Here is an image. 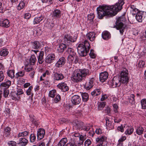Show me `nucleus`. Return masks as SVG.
Wrapping results in <instances>:
<instances>
[{
  "instance_id": "nucleus-29",
  "label": "nucleus",
  "mask_w": 146,
  "mask_h": 146,
  "mask_svg": "<svg viewBox=\"0 0 146 146\" xmlns=\"http://www.w3.org/2000/svg\"><path fill=\"white\" fill-rule=\"evenodd\" d=\"M102 38L105 40L108 39L110 37V33L107 31L103 32L102 33Z\"/></svg>"
},
{
  "instance_id": "nucleus-55",
  "label": "nucleus",
  "mask_w": 146,
  "mask_h": 146,
  "mask_svg": "<svg viewBox=\"0 0 146 146\" xmlns=\"http://www.w3.org/2000/svg\"><path fill=\"white\" fill-rule=\"evenodd\" d=\"M9 94V90L6 89L4 90L3 96L5 98L7 97Z\"/></svg>"
},
{
  "instance_id": "nucleus-58",
  "label": "nucleus",
  "mask_w": 146,
  "mask_h": 146,
  "mask_svg": "<svg viewBox=\"0 0 146 146\" xmlns=\"http://www.w3.org/2000/svg\"><path fill=\"white\" fill-rule=\"evenodd\" d=\"M91 142L89 139H87L85 142L84 145L85 146H89L91 145Z\"/></svg>"
},
{
  "instance_id": "nucleus-41",
  "label": "nucleus",
  "mask_w": 146,
  "mask_h": 146,
  "mask_svg": "<svg viewBox=\"0 0 146 146\" xmlns=\"http://www.w3.org/2000/svg\"><path fill=\"white\" fill-rule=\"evenodd\" d=\"M141 104L142 108L146 109V99H144L141 100Z\"/></svg>"
},
{
  "instance_id": "nucleus-30",
  "label": "nucleus",
  "mask_w": 146,
  "mask_h": 146,
  "mask_svg": "<svg viewBox=\"0 0 146 146\" xmlns=\"http://www.w3.org/2000/svg\"><path fill=\"white\" fill-rule=\"evenodd\" d=\"M135 96L133 94H131L128 96V99L131 104L133 105L135 104Z\"/></svg>"
},
{
  "instance_id": "nucleus-10",
  "label": "nucleus",
  "mask_w": 146,
  "mask_h": 146,
  "mask_svg": "<svg viewBox=\"0 0 146 146\" xmlns=\"http://www.w3.org/2000/svg\"><path fill=\"white\" fill-rule=\"evenodd\" d=\"M55 58V56L54 54H49L45 58V61L46 63L48 64H50L54 61Z\"/></svg>"
},
{
  "instance_id": "nucleus-32",
  "label": "nucleus",
  "mask_w": 146,
  "mask_h": 146,
  "mask_svg": "<svg viewBox=\"0 0 146 146\" xmlns=\"http://www.w3.org/2000/svg\"><path fill=\"white\" fill-rule=\"evenodd\" d=\"M81 95L83 101L86 102L89 100V96L87 93H82Z\"/></svg>"
},
{
  "instance_id": "nucleus-54",
  "label": "nucleus",
  "mask_w": 146,
  "mask_h": 146,
  "mask_svg": "<svg viewBox=\"0 0 146 146\" xmlns=\"http://www.w3.org/2000/svg\"><path fill=\"white\" fill-rule=\"evenodd\" d=\"M9 146H17L16 142L14 141H9L8 143Z\"/></svg>"
},
{
  "instance_id": "nucleus-8",
  "label": "nucleus",
  "mask_w": 146,
  "mask_h": 146,
  "mask_svg": "<svg viewBox=\"0 0 146 146\" xmlns=\"http://www.w3.org/2000/svg\"><path fill=\"white\" fill-rule=\"evenodd\" d=\"M107 138L105 136L96 139V146H107Z\"/></svg>"
},
{
  "instance_id": "nucleus-31",
  "label": "nucleus",
  "mask_w": 146,
  "mask_h": 146,
  "mask_svg": "<svg viewBox=\"0 0 146 146\" xmlns=\"http://www.w3.org/2000/svg\"><path fill=\"white\" fill-rule=\"evenodd\" d=\"M9 53V52L6 49H3L0 51V55L3 56H7Z\"/></svg>"
},
{
  "instance_id": "nucleus-45",
  "label": "nucleus",
  "mask_w": 146,
  "mask_h": 146,
  "mask_svg": "<svg viewBox=\"0 0 146 146\" xmlns=\"http://www.w3.org/2000/svg\"><path fill=\"white\" fill-rule=\"evenodd\" d=\"M25 74V72L23 71L18 72L16 74L15 77L16 78H18L19 77L23 76Z\"/></svg>"
},
{
  "instance_id": "nucleus-27",
  "label": "nucleus",
  "mask_w": 146,
  "mask_h": 146,
  "mask_svg": "<svg viewBox=\"0 0 146 146\" xmlns=\"http://www.w3.org/2000/svg\"><path fill=\"white\" fill-rule=\"evenodd\" d=\"M106 121V125L107 128L109 130L112 129L114 128V127L111 125V123L110 121L108 118H106L105 119Z\"/></svg>"
},
{
  "instance_id": "nucleus-34",
  "label": "nucleus",
  "mask_w": 146,
  "mask_h": 146,
  "mask_svg": "<svg viewBox=\"0 0 146 146\" xmlns=\"http://www.w3.org/2000/svg\"><path fill=\"white\" fill-rule=\"evenodd\" d=\"M101 93L100 90L99 89H96L91 92V95L93 97L98 96Z\"/></svg>"
},
{
  "instance_id": "nucleus-35",
  "label": "nucleus",
  "mask_w": 146,
  "mask_h": 146,
  "mask_svg": "<svg viewBox=\"0 0 146 146\" xmlns=\"http://www.w3.org/2000/svg\"><path fill=\"white\" fill-rule=\"evenodd\" d=\"M36 61V58L35 56L33 54L32 55L30 58V61L31 65H34Z\"/></svg>"
},
{
  "instance_id": "nucleus-13",
  "label": "nucleus",
  "mask_w": 146,
  "mask_h": 146,
  "mask_svg": "<svg viewBox=\"0 0 146 146\" xmlns=\"http://www.w3.org/2000/svg\"><path fill=\"white\" fill-rule=\"evenodd\" d=\"M45 134V130L43 129H39L37 133V139L40 140L43 138Z\"/></svg>"
},
{
  "instance_id": "nucleus-2",
  "label": "nucleus",
  "mask_w": 146,
  "mask_h": 146,
  "mask_svg": "<svg viewBox=\"0 0 146 146\" xmlns=\"http://www.w3.org/2000/svg\"><path fill=\"white\" fill-rule=\"evenodd\" d=\"M76 38H73L70 34L64 35V50H66L65 54L73 55L75 54L74 50L71 48L72 42H75Z\"/></svg>"
},
{
  "instance_id": "nucleus-42",
  "label": "nucleus",
  "mask_w": 146,
  "mask_h": 146,
  "mask_svg": "<svg viewBox=\"0 0 146 146\" xmlns=\"http://www.w3.org/2000/svg\"><path fill=\"white\" fill-rule=\"evenodd\" d=\"M74 58H75V59L76 60V56H75V54L73 55L70 54L68 57V60L69 61L72 62Z\"/></svg>"
},
{
  "instance_id": "nucleus-12",
  "label": "nucleus",
  "mask_w": 146,
  "mask_h": 146,
  "mask_svg": "<svg viewBox=\"0 0 146 146\" xmlns=\"http://www.w3.org/2000/svg\"><path fill=\"white\" fill-rule=\"evenodd\" d=\"M108 74L106 72L100 73L99 76L100 81L102 82H105L108 78Z\"/></svg>"
},
{
  "instance_id": "nucleus-57",
  "label": "nucleus",
  "mask_w": 146,
  "mask_h": 146,
  "mask_svg": "<svg viewBox=\"0 0 146 146\" xmlns=\"http://www.w3.org/2000/svg\"><path fill=\"white\" fill-rule=\"evenodd\" d=\"M144 64V62L143 61L140 60L138 63V66L140 68L143 67Z\"/></svg>"
},
{
  "instance_id": "nucleus-15",
  "label": "nucleus",
  "mask_w": 146,
  "mask_h": 146,
  "mask_svg": "<svg viewBox=\"0 0 146 146\" xmlns=\"http://www.w3.org/2000/svg\"><path fill=\"white\" fill-rule=\"evenodd\" d=\"M32 48L34 49H38L41 47V44L38 41L36 40L31 42Z\"/></svg>"
},
{
  "instance_id": "nucleus-22",
  "label": "nucleus",
  "mask_w": 146,
  "mask_h": 146,
  "mask_svg": "<svg viewBox=\"0 0 146 146\" xmlns=\"http://www.w3.org/2000/svg\"><path fill=\"white\" fill-rule=\"evenodd\" d=\"M64 76L63 74L60 73H55L54 75V78L55 80H58L63 79Z\"/></svg>"
},
{
  "instance_id": "nucleus-62",
  "label": "nucleus",
  "mask_w": 146,
  "mask_h": 146,
  "mask_svg": "<svg viewBox=\"0 0 146 146\" xmlns=\"http://www.w3.org/2000/svg\"><path fill=\"white\" fill-rule=\"evenodd\" d=\"M50 74V73L49 71L46 70L42 75L43 77H45L46 75H49Z\"/></svg>"
},
{
  "instance_id": "nucleus-53",
  "label": "nucleus",
  "mask_w": 146,
  "mask_h": 146,
  "mask_svg": "<svg viewBox=\"0 0 146 146\" xmlns=\"http://www.w3.org/2000/svg\"><path fill=\"white\" fill-rule=\"evenodd\" d=\"M79 140L82 141V143H83L84 141L86 139V135H80L79 137Z\"/></svg>"
},
{
  "instance_id": "nucleus-49",
  "label": "nucleus",
  "mask_w": 146,
  "mask_h": 146,
  "mask_svg": "<svg viewBox=\"0 0 146 146\" xmlns=\"http://www.w3.org/2000/svg\"><path fill=\"white\" fill-rule=\"evenodd\" d=\"M30 141L34 142L36 139V136L34 134H31L30 136Z\"/></svg>"
},
{
  "instance_id": "nucleus-25",
  "label": "nucleus",
  "mask_w": 146,
  "mask_h": 146,
  "mask_svg": "<svg viewBox=\"0 0 146 146\" xmlns=\"http://www.w3.org/2000/svg\"><path fill=\"white\" fill-rule=\"evenodd\" d=\"M28 141L25 138H21L19 139V142L18 144H20L22 146H25L28 143Z\"/></svg>"
},
{
  "instance_id": "nucleus-43",
  "label": "nucleus",
  "mask_w": 146,
  "mask_h": 146,
  "mask_svg": "<svg viewBox=\"0 0 146 146\" xmlns=\"http://www.w3.org/2000/svg\"><path fill=\"white\" fill-rule=\"evenodd\" d=\"M33 88V87L32 86H30L28 89L26 91L27 94L28 96L31 95L32 96H33V94L32 93V90Z\"/></svg>"
},
{
  "instance_id": "nucleus-37",
  "label": "nucleus",
  "mask_w": 146,
  "mask_h": 146,
  "mask_svg": "<svg viewBox=\"0 0 146 146\" xmlns=\"http://www.w3.org/2000/svg\"><path fill=\"white\" fill-rule=\"evenodd\" d=\"M56 94V90L54 89L50 90L49 92V96L51 98H53Z\"/></svg>"
},
{
  "instance_id": "nucleus-52",
  "label": "nucleus",
  "mask_w": 146,
  "mask_h": 146,
  "mask_svg": "<svg viewBox=\"0 0 146 146\" xmlns=\"http://www.w3.org/2000/svg\"><path fill=\"white\" fill-rule=\"evenodd\" d=\"M61 99V97L60 95L58 94L56 96L54 99V101L55 103H57Z\"/></svg>"
},
{
  "instance_id": "nucleus-1",
  "label": "nucleus",
  "mask_w": 146,
  "mask_h": 146,
  "mask_svg": "<svg viewBox=\"0 0 146 146\" xmlns=\"http://www.w3.org/2000/svg\"><path fill=\"white\" fill-rule=\"evenodd\" d=\"M124 4L123 0H119L115 5L100 6L97 8L98 17L101 19L105 16L109 17L115 16L116 14L115 12L121 10Z\"/></svg>"
},
{
  "instance_id": "nucleus-46",
  "label": "nucleus",
  "mask_w": 146,
  "mask_h": 146,
  "mask_svg": "<svg viewBox=\"0 0 146 146\" xmlns=\"http://www.w3.org/2000/svg\"><path fill=\"white\" fill-rule=\"evenodd\" d=\"M64 44H60L58 48V50L60 52H63L64 51Z\"/></svg>"
},
{
  "instance_id": "nucleus-48",
  "label": "nucleus",
  "mask_w": 146,
  "mask_h": 146,
  "mask_svg": "<svg viewBox=\"0 0 146 146\" xmlns=\"http://www.w3.org/2000/svg\"><path fill=\"white\" fill-rule=\"evenodd\" d=\"M25 3L23 2H21L19 3L17 7V9L18 10H20L22 9L25 6Z\"/></svg>"
},
{
  "instance_id": "nucleus-4",
  "label": "nucleus",
  "mask_w": 146,
  "mask_h": 146,
  "mask_svg": "<svg viewBox=\"0 0 146 146\" xmlns=\"http://www.w3.org/2000/svg\"><path fill=\"white\" fill-rule=\"evenodd\" d=\"M90 45L87 40H85L84 44H79L77 47L78 54L82 57L86 56L89 52Z\"/></svg>"
},
{
  "instance_id": "nucleus-14",
  "label": "nucleus",
  "mask_w": 146,
  "mask_h": 146,
  "mask_svg": "<svg viewBox=\"0 0 146 146\" xmlns=\"http://www.w3.org/2000/svg\"><path fill=\"white\" fill-rule=\"evenodd\" d=\"M113 82L115 83V85H113V88H115L117 86H119L121 84L120 78L119 76H115L113 78Z\"/></svg>"
},
{
  "instance_id": "nucleus-17",
  "label": "nucleus",
  "mask_w": 146,
  "mask_h": 146,
  "mask_svg": "<svg viewBox=\"0 0 146 146\" xmlns=\"http://www.w3.org/2000/svg\"><path fill=\"white\" fill-rule=\"evenodd\" d=\"M44 52L42 51H40L38 57V62L40 64H42L44 62Z\"/></svg>"
},
{
  "instance_id": "nucleus-40",
  "label": "nucleus",
  "mask_w": 146,
  "mask_h": 146,
  "mask_svg": "<svg viewBox=\"0 0 146 146\" xmlns=\"http://www.w3.org/2000/svg\"><path fill=\"white\" fill-rule=\"evenodd\" d=\"M131 9V12L132 15H135V13H134L135 11V12H137L138 11V10L133 5H131L130 7Z\"/></svg>"
},
{
  "instance_id": "nucleus-61",
  "label": "nucleus",
  "mask_w": 146,
  "mask_h": 146,
  "mask_svg": "<svg viewBox=\"0 0 146 146\" xmlns=\"http://www.w3.org/2000/svg\"><path fill=\"white\" fill-rule=\"evenodd\" d=\"M25 69L27 72H29L32 71L33 68L31 66L28 67L27 66H25Z\"/></svg>"
},
{
  "instance_id": "nucleus-64",
  "label": "nucleus",
  "mask_w": 146,
  "mask_h": 146,
  "mask_svg": "<svg viewBox=\"0 0 146 146\" xmlns=\"http://www.w3.org/2000/svg\"><path fill=\"white\" fill-rule=\"evenodd\" d=\"M126 138L125 136H123L121 137L119 140L118 142H121L124 141Z\"/></svg>"
},
{
  "instance_id": "nucleus-9",
  "label": "nucleus",
  "mask_w": 146,
  "mask_h": 146,
  "mask_svg": "<svg viewBox=\"0 0 146 146\" xmlns=\"http://www.w3.org/2000/svg\"><path fill=\"white\" fill-rule=\"evenodd\" d=\"M135 18L137 21L141 22L146 17V12L143 11L137 12Z\"/></svg>"
},
{
  "instance_id": "nucleus-5",
  "label": "nucleus",
  "mask_w": 146,
  "mask_h": 146,
  "mask_svg": "<svg viewBox=\"0 0 146 146\" xmlns=\"http://www.w3.org/2000/svg\"><path fill=\"white\" fill-rule=\"evenodd\" d=\"M128 74V70L125 68L121 71V76L119 77L120 78L121 82L123 84L122 86L123 89L125 90L127 88V84L129 80Z\"/></svg>"
},
{
  "instance_id": "nucleus-44",
  "label": "nucleus",
  "mask_w": 146,
  "mask_h": 146,
  "mask_svg": "<svg viewBox=\"0 0 146 146\" xmlns=\"http://www.w3.org/2000/svg\"><path fill=\"white\" fill-rule=\"evenodd\" d=\"M94 17V16L93 14H92L88 15V19L89 21H90V23H92L93 22V20Z\"/></svg>"
},
{
  "instance_id": "nucleus-23",
  "label": "nucleus",
  "mask_w": 146,
  "mask_h": 146,
  "mask_svg": "<svg viewBox=\"0 0 146 146\" xmlns=\"http://www.w3.org/2000/svg\"><path fill=\"white\" fill-rule=\"evenodd\" d=\"M52 17L54 18L59 17L60 16V11L59 9L55 10L52 14Z\"/></svg>"
},
{
  "instance_id": "nucleus-33",
  "label": "nucleus",
  "mask_w": 146,
  "mask_h": 146,
  "mask_svg": "<svg viewBox=\"0 0 146 146\" xmlns=\"http://www.w3.org/2000/svg\"><path fill=\"white\" fill-rule=\"evenodd\" d=\"M11 82L10 80H7L5 82L2 83L0 85L1 86L5 87L6 88H8L11 85Z\"/></svg>"
},
{
  "instance_id": "nucleus-39",
  "label": "nucleus",
  "mask_w": 146,
  "mask_h": 146,
  "mask_svg": "<svg viewBox=\"0 0 146 146\" xmlns=\"http://www.w3.org/2000/svg\"><path fill=\"white\" fill-rule=\"evenodd\" d=\"M106 103L105 102H100L98 105V108L100 110L103 109L106 105Z\"/></svg>"
},
{
  "instance_id": "nucleus-47",
  "label": "nucleus",
  "mask_w": 146,
  "mask_h": 146,
  "mask_svg": "<svg viewBox=\"0 0 146 146\" xmlns=\"http://www.w3.org/2000/svg\"><path fill=\"white\" fill-rule=\"evenodd\" d=\"M113 112H114V113H117L118 112L117 109L118 108V106L117 104H113Z\"/></svg>"
},
{
  "instance_id": "nucleus-21",
  "label": "nucleus",
  "mask_w": 146,
  "mask_h": 146,
  "mask_svg": "<svg viewBox=\"0 0 146 146\" xmlns=\"http://www.w3.org/2000/svg\"><path fill=\"white\" fill-rule=\"evenodd\" d=\"M94 79L92 78L89 81V82L87 83L85 85V87L86 90H88L91 88L93 86V81Z\"/></svg>"
},
{
  "instance_id": "nucleus-63",
  "label": "nucleus",
  "mask_w": 146,
  "mask_h": 146,
  "mask_svg": "<svg viewBox=\"0 0 146 146\" xmlns=\"http://www.w3.org/2000/svg\"><path fill=\"white\" fill-rule=\"evenodd\" d=\"M31 17V15L29 13H26L24 15V18L26 19H29Z\"/></svg>"
},
{
  "instance_id": "nucleus-16",
  "label": "nucleus",
  "mask_w": 146,
  "mask_h": 146,
  "mask_svg": "<svg viewBox=\"0 0 146 146\" xmlns=\"http://www.w3.org/2000/svg\"><path fill=\"white\" fill-rule=\"evenodd\" d=\"M43 16L42 15L35 17L33 21V24H38L40 23H41L43 21Z\"/></svg>"
},
{
  "instance_id": "nucleus-18",
  "label": "nucleus",
  "mask_w": 146,
  "mask_h": 146,
  "mask_svg": "<svg viewBox=\"0 0 146 146\" xmlns=\"http://www.w3.org/2000/svg\"><path fill=\"white\" fill-rule=\"evenodd\" d=\"M86 37L90 41H92L94 40L95 38L96 34L94 32H90L86 35Z\"/></svg>"
},
{
  "instance_id": "nucleus-20",
  "label": "nucleus",
  "mask_w": 146,
  "mask_h": 146,
  "mask_svg": "<svg viewBox=\"0 0 146 146\" xmlns=\"http://www.w3.org/2000/svg\"><path fill=\"white\" fill-rule=\"evenodd\" d=\"M0 25L2 27L7 28L10 26L9 22L7 19H6L0 22Z\"/></svg>"
},
{
  "instance_id": "nucleus-3",
  "label": "nucleus",
  "mask_w": 146,
  "mask_h": 146,
  "mask_svg": "<svg viewBox=\"0 0 146 146\" xmlns=\"http://www.w3.org/2000/svg\"><path fill=\"white\" fill-rule=\"evenodd\" d=\"M89 70L88 69L79 70L77 72L73 74L71 79L73 81L76 82H80L83 77L89 75Z\"/></svg>"
},
{
  "instance_id": "nucleus-28",
  "label": "nucleus",
  "mask_w": 146,
  "mask_h": 146,
  "mask_svg": "<svg viewBox=\"0 0 146 146\" xmlns=\"http://www.w3.org/2000/svg\"><path fill=\"white\" fill-rule=\"evenodd\" d=\"M133 129L132 126H128L125 132V133L127 135H130L133 133Z\"/></svg>"
},
{
  "instance_id": "nucleus-19",
  "label": "nucleus",
  "mask_w": 146,
  "mask_h": 146,
  "mask_svg": "<svg viewBox=\"0 0 146 146\" xmlns=\"http://www.w3.org/2000/svg\"><path fill=\"white\" fill-rule=\"evenodd\" d=\"M11 128L7 126L4 128L3 131V135L5 137H9L10 134Z\"/></svg>"
},
{
  "instance_id": "nucleus-60",
  "label": "nucleus",
  "mask_w": 146,
  "mask_h": 146,
  "mask_svg": "<svg viewBox=\"0 0 146 146\" xmlns=\"http://www.w3.org/2000/svg\"><path fill=\"white\" fill-rule=\"evenodd\" d=\"M113 79L111 80L110 82H108V84L111 87L113 88V85H115V83L113 82Z\"/></svg>"
},
{
  "instance_id": "nucleus-56",
  "label": "nucleus",
  "mask_w": 146,
  "mask_h": 146,
  "mask_svg": "<svg viewBox=\"0 0 146 146\" xmlns=\"http://www.w3.org/2000/svg\"><path fill=\"white\" fill-rule=\"evenodd\" d=\"M58 87L63 91L64 87V82H61L58 85Z\"/></svg>"
},
{
  "instance_id": "nucleus-36",
  "label": "nucleus",
  "mask_w": 146,
  "mask_h": 146,
  "mask_svg": "<svg viewBox=\"0 0 146 146\" xmlns=\"http://www.w3.org/2000/svg\"><path fill=\"white\" fill-rule=\"evenodd\" d=\"M144 131V129L143 128L140 126L137 128L136 129V132L139 135H140L142 134Z\"/></svg>"
},
{
  "instance_id": "nucleus-24",
  "label": "nucleus",
  "mask_w": 146,
  "mask_h": 146,
  "mask_svg": "<svg viewBox=\"0 0 146 146\" xmlns=\"http://www.w3.org/2000/svg\"><path fill=\"white\" fill-rule=\"evenodd\" d=\"M17 93H15L16 95L15 96L12 95V99H13L17 100V98L18 95H20L23 94L24 93L23 90L21 88L18 89L17 90Z\"/></svg>"
},
{
  "instance_id": "nucleus-7",
  "label": "nucleus",
  "mask_w": 146,
  "mask_h": 146,
  "mask_svg": "<svg viewBox=\"0 0 146 146\" xmlns=\"http://www.w3.org/2000/svg\"><path fill=\"white\" fill-rule=\"evenodd\" d=\"M74 126L78 129L83 130L85 131H88L92 128V127L86 126L84 125V123L81 121L76 120L74 122Z\"/></svg>"
},
{
  "instance_id": "nucleus-59",
  "label": "nucleus",
  "mask_w": 146,
  "mask_h": 146,
  "mask_svg": "<svg viewBox=\"0 0 146 146\" xmlns=\"http://www.w3.org/2000/svg\"><path fill=\"white\" fill-rule=\"evenodd\" d=\"M58 146H64V138H62L58 144Z\"/></svg>"
},
{
  "instance_id": "nucleus-38",
  "label": "nucleus",
  "mask_w": 146,
  "mask_h": 146,
  "mask_svg": "<svg viewBox=\"0 0 146 146\" xmlns=\"http://www.w3.org/2000/svg\"><path fill=\"white\" fill-rule=\"evenodd\" d=\"M7 73L8 76L11 78H13L15 76L14 70H9L7 71Z\"/></svg>"
},
{
  "instance_id": "nucleus-6",
  "label": "nucleus",
  "mask_w": 146,
  "mask_h": 146,
  "mask_svg": "<svg viewBox=\"0 0 146 146\" xmlns=\"http://www.w3.org/2000/svg\"><path fill=\"white\" fill-rule=\"evenodd\" d=\"M125 19L124 17H120L117 19L115 22L116 28L117 29L119 30L120 32L122 35L124 31L125 27L123 22H125Z\"/></svg>"
},
{
  "instance_id": "nucleus-11",
  "label": "nucleus",
  "mask_w": 146,
  "mask_h": 146,
  "mask_svg": "<svg viewBox=\"0 0 146 146\" xmlns=\"http://www.w3.org/2000/svg\"><path fill=\"white\" fill-rule=\"evenodd\" d=\"M71 101L74 105H76L79 104L81 102V99L80 96L78 95H75L72 96Z\"/></svg>"
},
{
  "instance_id": "nucleus-51",
  "label": "nucleus",
  "mask_w": 146,
  "mask_h": 146,
  "mask_svg": "<svg viewBox=\"0 0 146 146\" xmlns=\"http://www.w3.org/2000/svg\"><path fill=\"white\" fill-rule=\"evenodd\" d=\"M5 78L4 73L3 71H0V82L2 81Z\"/></svg>"
},
{
  "instance_id": "nucleus-26",
  "label": "nucleus",
  "mask_w": 146,
  "mask_h": 146,
  "mask_svg": "<svg viewBox=\"0 0 146 146\" xmlns=\"http://www.w3.org/2000/svg\"><path fill=\"white\" fill-rule=\"evenodd\" d=\"M64 62V57H62L60 58L57 62L55 66L57 67H60L63 64Z\"/></svg>"
},
{
  "instance_id": "nucleus-50",
  "label": "nucleus",
  "mask_w": 146,
  "mask_h": 146,
  "mask_svg": "<svg viewBox=\"0 0 146 146\" xmlns=\"http://www.w3.org/2000/svg\"><path fill=\"white\" fill-rule=\"evenodd\" d=\"M89 55L90 57L92 58H94L96 57V55L94 53V50L93 49H91L89 53Z\"/></svg>"
}]
</instances>
